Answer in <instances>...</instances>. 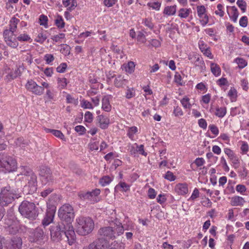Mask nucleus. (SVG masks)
<instances>
[{
	"label": "nucleus",
	"instance_id": "nucleus-46",
	"mask_svg": "<svg viewBox=\"0 0 249 249\" xmlns=\"http://www.w3.org/2000/svg\"><path fill=\"white\" fill-rule=\"evenodd\" d=\"M121 226L122 227L123 229V233L124 232V231H134V225L132 222H128L126 224H124V225L121 223Z\"/></svg>",
	"mask_w": 249,
	"mask_h": 249
},
{
	"label": "nucleus",
	"instance_id": "nucleus-13",
	"mask_svg": "<svg viewBox=\"0 0 249 249\" xmlns=\"http://www.w3.org/2000/svg\"><path fill=\"white\" fill-rule=\"evenodd\" d=\"M109 243L103 238H99L93 243L90 244L88 247L89 249H108Z\"/></svg>",
	"mask_w": 249,
	"mask_h": 249
},
{
	"label": "nucleus",
	"instance_id": "nucleus-3",
	"mask_svg": "<svg viewBox=\"0 0 249 249\" xmlns=\"http://www.w3.org/2000/svg\"><path fill=\"white\" fill-rule=\"evenodd\" d=\"M58 215L63 222L65 224L66 228L71 229L70 232L73 233V228L71 222L73 220L74 215L72 207L69 204L62 206L58 212Z\"/></svg>",
	"mask_w": 249,
	"mask_h": 249
},
{
	"label": "nucleus",
	"instance_id": "nucleus-6",
	"mask_svg": "<svg viewBox=\"0 0 249 249\" xmlns=\"http://www.w3.org/2000/svg\"><path fill=\"white\" fill-rule=\"evenodd\" d=\"M18 211L22 216L29 219H35L38 215L35 204L26 200L21 202L18 207Z\"/></svg>",
	"mask_w": 249,
	"mask_h": 249
},
{
	"label": "nucleus",
	"instance_id": "nucleus-59",
	"mask_svg": "<svg viewBox=\"0 0 249 249\" xmlns=\"http://www.w3.org/2000/svg\"><path fill=\"white\" fill-rule=\"evenodd\" d=\"M223 6L221 4H218L217 5V11H215V14L217 15H219L220 17H223L224 16L225 13L222 10Z\"/></svg>",
	"mask_w": 249,
	"mask_h": 249
},
{
	"label": "nucleus",
	"instance_id": "nucleus-60",
	"mask_svg": "<svg viewBox=\"0 0 249 249\" xmlns=\"http://www.w3.org/2000/svg\"><path fill=\"white\" fill-rule=\"evenodd\" d=\"M173 113L176 117L181 116L183 114L181 108L178 106L174 107Z\"/></svg>",
	"mask_w": 249,
	"mask_h": 249
},
{
	"label": "nucleus",
	"instance_id": "nucleus-56",
	"mask_svg": "<svg viewBox=\"0 0 249 249\" xmlns=\"http://www.w3.org/2000/svg\"><path fill=\"white\" fill-rule=\"evenodd\" d=\"M174 81L178 85L182 86L183 85L181 76L178 72H176L174 76Z\"/></svg>",
	"mask_w": 249,
	"mask_h": 249
},
{
	"label": "nucleus",
	"instance_id": "nucleus-16",
	"mask_svg": "<svg viewBox=\"0 0 249 249\" xmlns=\"http://www.w3.org/2000/svg\"><path fill=\"white\" fill-rule=\"evenodd\" d=\"M5 225L4 227L6 231L10 234H15L18 231L17 224L10 219L5 220Z\"/></svg>",
	"mask_w": 249,
	"mask_h": 249
},
{
	"label": "nucleus",
	"instance_id": "nucleus-50",
	"mask_svg": "<svg viewBox=\"0 0 249 249\" xmlns=\"http://www.w3.org/2000/svg\"><path fill=\"white\" fill-rule=\"evenodd\" d=\"M164 178L170 181H174L176 179V177L174 175V174L170 171H168L166 174H165Z\"/></svg>",
	"mask_w": 249,
	"mask_h": 249
},
{
	"label": "nucleus",
	"instance_id": "nucleus-39",
	"mask_svg": "<svg viewBox=\"0 0 249 249\" xmlns=\"http://www.w3.org/2000/svg\"><path fill=\"white\" fill-rule=\"evenodd\" d=\"M180 102L185 109H190L192 107V105L190 103V99L185 96L183 97L181 100Z\"/></svg>",
	"mask_w": 249,
	"mask_h": 249
},
{
	"label": "nucleus",
	"instance_id": "nucleus-45",
	"mask_svg": "<svg viewBox=\"0 0 249 249\" xmlns=\"http://www.w3.org/2000/svg\"><path fill=\"white\" fill-rule=\"evenodd\" d=\"M236 4L243 13H245L246 11L247 3L245 0H237Z\"/></svg>",
	"mask_w": 249,
	"mask_h": 249
},
{
	"label": "nucleus",
	"instance_id": "nucleus-11",
	"mask_svg": "<svg viewBox=\"0 0 249 249\" xmlns=\"http://www.w3.org/2000/svg\"><path fill=\"white\" fill-rule=\"evenodd\" d=\"M27 89L36 95H41L44 92L43 87L38 85L34 80H28L25 85Z\"/></svg>",
	"mask_w": 249,
	"mask_h": 249
},
{
	"label": "nucleus",
	"instance_id": "nucleus-28",
	"mask_svg": "<svg viewBox=\"0 0 249 249\" xmlns=\"http://www.w3.org/2000/svg\"><path fill=\"white\" fill-rule=\"evenodd\" d=\"M130 185L124 182L120 181L115 187V190H119L122 192H126L130 190Z\"/></svg>",
	"mask_w": 249,
	"mask_h": 249
},
{
	"label": "nucleus",
	"instance_id": "nucleus-37",
	"mask_svg": "<svg viewBox=\"0 0 249 249\" xmlns=\"http://www.w3.org/2000/svg\"><path fill=\"white\" fill-rule=\"evenodd\" d=\"M234 62L237 63L239 69H243L247 65V62L243 58L237 57L234 60Z\"/></svg>",
	"mask_w": 249,
	"mask_h": 249
},
{
	"label": "nucleus",
	"instance_id": "nucleus-61",
	"mask_svg": "<svg viewBox=\"0 0 249 249\" xmlns=\"http://www.w3.org/2000/svg\"><path fill=\"white\" fill-rule=\"evenodd\" d=\"M67 68V64L66 63H62L56 68V71L59 73H63L65 71Z\"/></svg>",
	"mask_w": 249,
	"mask_h": 249
},
{
	"label": "nucleus",
	"instance_id": "nucleus-31",
	"mask_svg": "<svg viewBox=\"0 0 249 249\" xmlns=\"http://www.w3.org/2000/svg\"><path fill=\"white\" fill-rule=\"evenodd\" d=\"M177 6L176 5L170 6L166 7L163 11V14H166L168 16L174 15L176 12Z\"/></svg>",
	"mask_w": 249,
	"mask_h": 249
},
{
	"label": "nucleus",
	"instance_id": "nucleus-23",
	"mask_svg": "<svg viewBox=\"0 0 249 249\" xmlns=\"http://www.w3.org/2000/svg\"><path fill=\"white\" fill-rule=\"evenodd\" d=\"M19 174H18V176H23L24 177L22 178L23 179L26 178L34 173L33 170L29 167L26 166H20L19 168Z\"/></svg>",
	"mask_w": 249,
	"mask_h": 249
},
{
	"label": "nucleus",
	"instance_id": "nucleus-2",
	"mask_svg": "<svg viewBox=\"0 0 249 249\" xmlns=\"http://www.w3.org/2000/svg\"><path fill=\"white\" fill-rule=\"evenodd\" d=\"M98 233L106 241L107 240H113L123 234V229L121 226V222L116 220L111 226L101 228L98 231Z\"/></svg>",
	"mask_w": 249,
	"mask_h": 249
},
{
	"label": "nucleus",
	"instance_id": "nucleus-24",
	"mask_svg": "<svg viewBox=\"0 0 249 249\" xmlns=\"http://www.w3.org/2000/svg\"><path fill=\"white\" fill-rule=\"evenodd\" d=\"M21 74L19 68H16L15 70L11 71L6 76V79L7 82L11 81L16 79Z\"/></svg>",
	"mask_w": 249,
	"mask_h": 249
},
{
	"label": "nucleus",
	"instance_id": "nucleus-1",
	"mask_svg": "<svg viewBox=\"0 0 249 249\" xmlns=\"http://www.w3.org/2000/svg\"><path fill=\"white\" fill-rule=\"evenodd\" d=\"M71 229L66 228L65 224L63 222H59L56 226L53 227L51 230V237L54 242H58L63 239H67L70 245H71L75 241V233L70 232Z\"/></svg>",
	"mask_w": 249,
	"mask_h": 249
},
{
	"label": "nucleus",
	"instance_id": "nucleus-41",
	"mask_svg": "<svg viewBox=\"0 0 249 249\" xmlns=\"http://www.w3.org/2000/svg\"><path fill=\"white\" fill-rule=\"evenodd\" d=\"M135 65L133 61H129L128 62L125 67V71L128 73H132L134 71Z\"/></svg>",
	"mask_w": 249,
	"mask_h": 249
},
{
	"label": "nucleus",
	"instance_id": "nucleus-53",
	"mask_svg": "<svg viewBox=\"0 0 249 249\" xmlns=\"http://www.w3.org/2000/svg\"><path fill=\"white\" fill-rule=\"evenodd\" d=\"M134 145L137 147L138 153L143 155L144 156H146L147 154L144 150V145L142 144H141L139 145L136 143L134 144Z\"/></svg>",
	"mask_w": 249,
	"mask_h": 249
},
{
	"label": "nucleus",
	"instance_id": "nucleus-54",
	"mask_svg": "<svg viewBox=\"0 0 249 249\" xmlns=\"http://www.w3.org/2000/svg\"><path fill=\"white\" fill-rule=\"evenodd\" d=\"M75 131L79 135H82L86 133V129L83 125H77L74 128Z\"/></svg>",
	"mask_w": 249,
	"mask_h": 249
},
{
	"label": "nucleus",
	"instance_id": "nucleus-51",
	"mask_svg": "<svg viewBox=\"0 0 249 249\" xmlns=\"http://www.w3.org/2000/svg\"><path fill=\"white\" fill-rule=\"evenodd\" d=\"M30 39V37L29 36V35L26 34H20L17 37L18 41H29Z\"/></svg>",
	"mask_w": 249,
	"mask_h": 249
},
{
	"label": "nucleus",
	"instance_id": "nucleus-17",
	"mask_svg": "<svg viewBox=\"0 0 249 249\" xmlns=\"http://www.w3.org/2000/svg\"><path fill=\"white\" fill-rule=\"evenodd\" d=\"M22 239L19 237H13L7 245V249H20L22 246Z\"/></svg>",
	"mask_w": 249,
	"mask_h": 249
},
{
	"label": "nucleus",
	"instance_id": "nucleus-62",
	"mask_svg": "<svg viewBox=\"0 0 249 249\" xmlns=\"http://www.w3.org/2000/svg\"><path fill=\"white\" fill-rule=\"evenodd\" d=\"M248 20L246 16L242 17L239 20V24L242 27H246L248 25Z\"/></svg>",
	"mask_w": 249,
	"mask_h": 249
},
{
	"label": "nucleus",
	"instance_id": "nucleus-64",
	"mask_svg": "<svg viewBox=\"0 0 249 249\" xmlns=\"http://www.w3.org/2000/svg\"><path fill=\"white\" fill-rule=\"evenodd\" d=\"M236 190L237 192L243 194L246 191L247 188L244 185L238 184L236 186Z\"/></svg>",
	"mask_w": 249,
	"mask_h": 249
},
{
	"label": "nucleus",
	"instance_id": "nucleus-27",
	"mask_svg": "<svg viewBox=\"0 0 249 249\" xmlns=\"http://www.w3.org/2000/svg\"><path fill=\"white\" fill-rule=\"evenodd\" d=\"M19 22V19L15 17H13L10 21L9 29H6V30L10 31L11 32H14L17 28V24Z\"/></svg>",
	"mask_w": 249,
	"mask_h": 249
},
{
	"label": "nucleus",
	"instance_id": "nucleus-21",
	"mask_svg": "<svg viewBox=\"0 0 249 249\" xmlns=\"http://www.w3.org/2000/svg\"><path fill=\"white\" fill-rule=\"evenodd\" d=\"M199 48L203 54L209 57H212V54L210 48L203 41H200L198 43Z\"/></svg>",
	"mask_w": 249,
	"mask_h": 249
},
{
	"label": "nucleus",
	"instance_id": "nucleus-55",
	"mask_svg": "<svg viewBox=\"0 0 249 249\" xmlns=\"http://www.w3.org/2000/svg\"><path fill=\"white\" fill-rule=\"evenodd\" d=\"M44 59L46 64H50L54 60V57L53 54L48 53L44 55Z\"/></svg>",
	"mask_w": 249,
	"mask_h": 249
},
{
	"label": "nucleus",
	"instance_id": "nucleus-8",
	"mask_svg": "<svg viewBox=\"0 0 249 249\" xmlns=\"http://www.w3.org/2000/svg\"><path fill=\"white\" fill-rule=\"evenodd\" d=\"M99 189H95L91 191H81L78 193V196L81 200L88 201L91 203H95L99 201L97 196L100 195Z\"/></svg>",
	"mask_w": 249,
	"mask_h": 249
},
{
	"label": "nucleus",
	"instance_id": "nucleus-40",
	"mask_svg": "<svg viewBox=\"0 0 249 249\" xmlns=\"http://www.w3.org/2000/svg\"><path fill=\"white\" fill-rule=\"evenodd\" d=\"M142 23L149 29L153 30L154 27V24L152 21L151 18H145L143 19Z\"/></svg>",
	"mask_w": 249,
	"mask_h": 249
},
{
	"label": "nucleus",
	"instance_id": "nucleus-10",
	"mask_svg": "<svg viewBox=\"0 0 249 249\" xmlns=\"http://www.w3.org/2000/svg\"><path fill=\"white\" fill-rule=\"evenodd\" d=\"M3 36L7 44L13 48H16L18 45L17 41V37L14 34V32L10 31L4 30L3 32Z\"/></svg>",
	"mask_w": 249,
	"mask_h": 249
},
{
	"label": "nucleus",
	"instance_id": "nucleus-47",
	"mask_svg": "<svg viewBox=\"0 0 249 249\" xmlns=\"http://www.w3.org/2000/svg\"><path fill=\"white\" fill-rule=\"evenodd\" d=\"M47 38V36L43 33H40L38 34L37 37L35 39V41L41 44L43 43Z\"/></svg>",
	"mask_w": 249,
	"mask_h": 249
},
{
	"label": "nucleus",
	"instance_id": "nucleus-34",
	"mask_svg": "<svg viewBox=\"0 0 249 249\" xmlns=\"http://www.w3.org/2000/svg\"><path fill=\"white\" fill-rule=\"evenodd\" d=\"M54 21L55 24L58 28L62 29L64 27L65 23L61 16L58 15Z\"/></svg>",
	"mask_w": 249,
	"mask_h": 249
},
{
	"label": "nucleus",
	"instance_id": "nucleus-38",
	"mask_svg": "<svg viewBox=\"0 0 249 249\" xmlns=\"http://www.w3.org/2000/svg\"><path fill=\"white\" fill-rule=\"evenodd\" d=\"M112 181V178L108 176H105L100 179L99 183L102 186H105L108 185Z\"/></svg>",
	"mask_w": 249,
	"mask_h": 249
},
{
	"label": "nucleus",
	"instance_id": "nucleus-58",
	"mask_svg": "<svg viewBox=\"0 0 249 249\" xmlns=\"http://www.w3.org/2000/svg\"><path fill=\"white\" fill-rule=\"evenodd\" d=\"M85 121L87 123H91L93 120V115L89 111H87L84 116Z\"/></svg>",
	"mask_w": 249,
	"mask_h": 249
},
{
	"label": "nucleus",
	"instance_id": "nucleus-35",
	"mask_svg": "<svg viewBox=\"0 0 249 249\" xmlns=\"http://www.w3.org/2000/svg\"><path fill=\"white\" fill-rule=\"evenodd\" d=\"M227 113V109L226 107H217L216 108V111L214 114L219 117L223 118Z\"/></svg>",
	"mask_w": 249,
	"mask_h": 249
},
{
	"label": "nucleus",
	"instance_id": "nucleus-63",
	"mask_svg": "<svg viewBox=\"0 0 249 249\" xmlns=\"http://www.w3.org/2000/svg\"><path fill=\"white\" fill-rule=\"evenodd\" d=\"M117 2V0H104L103 3L105 6L107 7L113 6Z\"/></svg>",
	"mask_w": 249,
	"mask_h": 249
},
{
	"label": "nucleus",
	"instance_id": "nucleus-26",
	"mask_svg": "<svg viewBox=\"0 0 249 249\" xmlns=\"http://www.w3.org/2000/svg\"><path fill=\"white\" fill-rule=\"evenodd\" d=\"M244 199L239 196H234L231 199V204L233 206H243L245 203Z\"/></svg>",
	"mask_w": 249,
	"mask_h": 249
},
{
	"label": "nucleus",
	"instance_id": "nucleus-42",
	"mask_svg": "<svg viewBox=\"0 0 249 249\" xmlns=\"http://www.w3.org/2000/svg\"><path fill=\"white\" fill-rule=\"evenodd\" d=\"M124 81L125 80L121 75H119L115 79L114 85L117 88L122 87L124 84Z\"/></svg>",
	"mask_w": 249,
	"mask_h": 249
},
{
	"label": "nucleus",
	"instance_id": "nucleus-5",
	"mask_svg": "<svg viewBox=\"0 0 249 249\" xmlns=\"http://www.w3.org/2000/svg\"><path fill=\"white\" fill-rule=\"evenodd\" d=\"M77 223V232L81 235L85 236L90 233L94 228L92 219L89 217L80 216L76 219Z\"/></svg>",
	"mask_w": 249,
	"mask_h": 249
},
{
	"label": "nucleus",
	"instance_id": "nucleus-20",
	"mask_svg": "<svg viewBox=\"0 0 249 249\" xmlns=\"http://www.w3.org/2000/svg\"><path fill=\"white\" fill-rule=\"evenodd\" d=\"M97 120L100 124V127L103 129H107L109 124V119L103 115H98Z\"/></svg>",
	"mask_w": 249,
	"mask_h": 249
},
{
	"label": "nucleus",
	"instance_id": "nucleus-32",
	"mask_svg": "<svg viewBox=\"0 0 249 249\" xmlns=\"http://www.w3.org/2000/svg\"><path fill=\"white\" fill-rule=\"evenodd\" d=\"M191 12L192 10L190 8H181L178 11V16L181 18H186Z\"/></svg>",
	"mask_w": 249,
	"mask_h": 249
},
{
	"label": "nucleus",
	"instance_id": "nucleus-36",
	"mask_svg": "<svg viewBox=\"0 0 249 249\" xmlns=\"http://www.w3.org/2000/svg\"><path fill=\"white\" fill-rule=\"evenodd\" d=\"M61 48L60 49V52L63 54L65 56H67L70 53V50L71 47L69 45L67 44H62L60 45Z\"/></svg>",
	"mask_w": 249,
	"mask_h": 249
},
{
	"label": "nucleus",
	"instance_id": "nucleus-49",
	"mask_svg": "<svg viewBox=\"0 0 249 249\" xmlns=\"http://www.w3.org/2000/svg\"><path fill=\"white\" fill-rule=\"evenodd\" d=\"M137 131L138 128L136 126H132L129 128L127 135L130 139H132L134 135L136 133Z\"/></svg>",
	"mask_w": 249,
	"mask_h": 249
},
{
	"label": "nucleus",
	"instance_id": "nucleus-52",
	"mask_svg": "<svg viewBox=\"0 0 249 249\" xmlns=\"http://www.w3.org/2000/svg\"><path fill=\"white\" fill-rule=\"evenodd\" d=\"M147 5L153 9L159 10L161 6V3L158 1L149 2L148 3Z\"/></svg>",
	"mask_w": 249,
	"mask_h": 249
},
{
	"label": "nucleus",
	"instance_id": "nucleus-33",
	"mask_svg": "<svg viewBox=\"0 0 249 249\" xmlns=\"http://www.w3.org/2000/svg\"><path fill=\"white\" fill-rule=\"evenodd\" d=\"M16 145L22 148L25 147L28 145V142L24 140L23 137H19L15 141Z\"/></svg>",
	"mask_w": 249,
	"mask_h": 249
},
{
	"label": "nucleus",
	"instance_id": "nucleus-15",
	"mask_svg": "<svg viewBox=\"0 0 249 249\" xmlns=\"http://www.w3.org/2000/svg\"><path fill=\"white\" fill-rule=\"evenodd\" d=\"M55 213V210L54 208H48L47 209L44 217L42 221V225L44 228L53 222Z\"/></svg>",
	"mask_w": 249,
	"mask_h": 249
},
{
	"label": "nucleus",
	"instance_id": "nucleus-7",
	"mask_svg": "<svg viewBox=\"0 0 249 249\" xmlns=\"http://www.w3.org/2000/svg\"><path fill=\"white\" fill-rule=\"evenodd\" d=\"M17 168V160L15 158L7 154L0 153V168L5 172H13Z\"/></svg>",
	"mask_w": 249,
	"mask_h": 249
},
{
	"label": "nucleus",
	"instance_id": "nucleus-19",
	"mask_svg": "<svg viewBox=\"0 0 249 249\" xmlns=\"http://www.w3.org/2000/svg\"><path fill=\"white\" fill-rule=\"evenodd\" d=\"M175 190L179 195H185L188 193V185L185 183H178L176 185Z\"/></svg>",
	"mask_w": 249,
	"mask_h": 249
},
{
	"label": "nucleus",
	"instance_id": "nucleus-48",
	"mask_svg": "<svg viewBox=\"0 0 249 249\" xmlns=\"http://www.w3.org/2000/svg\"><path fill=\"white\" fill-rule=\"evenodd\" d=\"M39 24L40 25H43L45 26V27H47L48 26V17L44 15H41L39 17Z\"/></svg>",
	"mask_w": 249,
	"mask_h": 249
},
{
	"label": "nucleus",
	"instance_id": "nucleus-12",
	"mask_svg": "<svg viewBox=\"0 0 249 249\" xmlns=\"http://www.w3.org/2000/svg\"><path fill=\"white\" fill-rule=\"evenodd\" d=\"M39 175L43 184H46L48 183L50 184L53 182V178L50 168L46 167H43L40 169Z\"/></svg>",
	"mask_w": 249,
	"mask_h": 249
},
{
	"label": "nucleus",
	"instance_id": "nucleus-14",
	"mask_svg": "<svg viewBox=\"0 0 249 249\" xmlns=\"http://www.w3.org/2000/svg\"><path fill=\"white\" fill-rule=\"evenodd\" d=\"M27 181V185L30 188L29 192L30 193H34L37 190V177L34 172L30 176L25 178Z\"/></svg>",
	"mask_w": 249,
	"mask_h": 249
},
{
	"label": "nucleus",
	"instance_id": "nucleus-43",
	"mask_svg": "<svg viewBox=\"0 0 249 249\" xmlns=\"http://www.w3.org/2000/svg\"><path fill=\"white\" fill-rule=\"evenodd\" d=\"M57 83L58 87L61 89H64L66 87L68 84V81L67 79L65 78H58Z\"/></svg>",
	"mask_w": 249,
	"mask_h": 249
},
{
	"label": "nucleus",
	"instance_id": "nucleus-57",
	"mask_svg": "<svg viewBox=\"0 0 249 249\" xmlns=\"http://www.w3.org/2000/svg\"><path fill=\"white\" fill-rule=\"evenodd\" d=\"M65 37V35L63 33H60L58 35H55L52 37L53 41L55 42H58L61 41V39H64Z\"/></svg>",
	"mask_w": 249,
	"mask_h": 249
},
{
	"label": "nucleus",
	"instance_id": "nucleus-4",
	"mask_svg": "<svg viewBox=\"0 0 249 249\" xmlns=\"http://www.w3.org/2000/svg\"><path fill=\"white\" fill-rule=\"evenodd\" d=\"M19 196L9 184L0 187V205L3 207L12 203Z\"/></svg>",
	"mask_w": 249,
	"mask_h": 249
},
{
	"label": "nucleus",
	"instance_id": "nucleus-30",
	"mask_svg": "<svg viewBox=\"0 0 249 249\" xmlns=\"http://www.w3.org/2000/svg\"><path fill=\"white\" fill-rule=\"evenodd\" d=\"M45 131L47 133H51L61 140H63L64 139V135L60 130L46 128Z\"/></svg>",
	"mask_w": 249,
	"mask_h": 249
},
{
	"label": "nucleus",
	"instance_id": "nucleus-9",
	"mask_svg": "<svg viewBox=\"0 0 249 249\" xmlns=\"http://www.w3.org/2000/svg\"><path fill=\"white\" fill-rule=\"evenodd\" d=\"M44 232L41 227H37L30 232L29 239L31 242L42 245L44 243Z\"/></svg>",
	"mask_w": 249,
	"mask_h": 249
},
{
	"label": "nucleus",
	"instance_id": "nucleus-22",
	"mask_svg": "<svg viewBox=\"0 0 249 249\" xmlns=\"http://www.w3.org/2000/svg\"><path fill=\"white\" fill-rule=\"evenodd\" d=\"M110 95L105 96L102 100V109L107 112H109L111 109V106L110 104Z\"/></svg>",
	"mask_w": 249,
	"mask_h": 249
},
{
	"label": "nucleus",
	"instance_id": "nucleus-29",
	"mask_svg": "<svg viewBox=\"0 0 249 249\" xmlns=\"http://www.w3.org/2000/svg\"><path fill=\"white\" fill-rule=\"evenodd\" d=\"M211 70L213 74L215 76H218L221 74V69L218 65L212 62L211 63Z\"/></svg>",
	"mask_w": 249,
	"mask_h": 249
},
{
	"label": "nucleus",
	"instance_id": "nucleus-25",
	"mask_svg": "<svg viewBox=\"0 0 249 249\" xmlns=\"http://www.w3.org/2000/svg\"><path fill=\"white\" fill-rule=\"evenodd\" d=\"M194 59L195 60L193 62L196 67H198L201 71L205 69V63L201 57L195 55Z\"/></svg>",
	"mask_w": 249,
	"mask_h": 249
},
{
	"label": "nucleus",
	"instance_id": "nucleus-18",
	"mask_svg": "<svg viewBox=\"0 0 249 249\" xmlns=\"http://www.w3.org/2000/svg\"><path fill=\"white\" fill-rule=\"evenodd\" d=\"M227 13L229 15L230 18L234 22H236L239 16V12L237 8L234 6H227Z\"/></svg>",
	"mask_w": 249,
	"mask_h": 249
},
{
	"label": "nucleus",
	"instance_id": "nucleus-44",
	"mask_svg": "<svg viewBox=\"0 0 249 249\" xmlns=\"http://www.w3.org/2000/svg\"><path fill=\"white\" fill-rule=\"evenodd\" d=\"M136 95L135 90L134 88H128L125 92V96L126 99H130L134 97Z\"/></svg>",
	"mask_w": 249,
	"mask_h": 249
}]
</instances>
